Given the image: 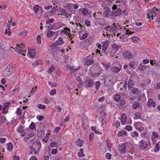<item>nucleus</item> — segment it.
I'll return each mask as SVG.
<instances>
[{
    "label": "nucleus",
    "instance_id": "nucleus-7",
    "mask_svg": "<svg viewBox=\"0 0 160 160\" xmlns=\"http://www.w3.org/2000/svg\"><path fill=\"white\" fill-rule=\"evenodd\" d=\"M70 29L68 28L67 27H65L63 28V30H62L61 31V32H62V33H63L65 35L68 36L69 38H72V35L70 33Z\"/></svg>",
    "mask_w": 160,
    "mask_h": 160
},
{
    "label": "nucleus",
    "instance_id": "nucleus-28",
    "mask_svg": "<svg viewBox=\"0 0 160 160\" xmlns=\"http://www.w3.org/2000/svg\"><path fill=\"white\" fill-rule=\"evenodd\" d=\"M61 145V142H60V144L59 145L58 142H56L54 141L52 142L50 144L51 147H56L57 148L59 146Z\"/></svg>",
    "mask_w": 160,
    "mask_h": 160
},
{
    "label": "nucleus",
    "instance_id": "nucleus-25",
    "mask_svg": "<svg viewBox=\"0 0 160 160\" xmlns=\"http://www.w3.org/2000/svg\"><path fill=\"white\" fill-rule=\"evenodd\" d=\"M128 89H129L130 88H132V87L134 85V82L132 79L129 78L128 80Z\"/></svg>",
    "mask_w": 160,
    "mask_h": 160
},
{
    "label": "nucleus",
    "instance_id": "nucleus-6",
    "mask_svg": "<svg viewBox=\"0 0 160 160\" xmlns=\"http://www.w3.org/2000/svg\"><path fill=\"white\" fill-rule=\"evenodd\" d=\"M143 124L140 122H136L134 125V127L139 131H142L143 130Z\"/></svg>",
    "mask_w": 160,
    "mask_h": 160
},
{
    "label": "nucleus",
    "instance_id": "nucleus-51",
    "mask_svg": "<svg viewBox=\"0 0 160 160\" xmlns=\"http://www.w3.org/2000/svg\"><path fill=\"white\" fill-rule=\"evenodd\" d=\"M55 32L52 31H49L47 33V36L49 37H50L53 36Z\"/></svg>",
    "mask_w": 160,
    "mask_h": 160
},
{
    "label": "nucleus",
    "instance_id": "nucleus-43",
    "mask_svg": "<svg viewBox=\"0 0 160 160\" xmlns=\"http://www.w3.org/2000/svg\"><path fill=\"white\" fill-rule=\"evenodd\" d=\"M80 68V66H78V67L77 68L74 66H73L72 67L71 70V71L73 72H75L77 71Z\"/></svg>",
    "mask_w": 160,
    "mask_h": 160
},
{
    "label": "nucleus",
    "instance_id": "nucleus-61",
    "mask_svg": "<svg viewBox=\"0 0 160 160\" xmlns=\"http://www.w3.org/2000/svg\"><path fill=\"white\" fill-rule=\"evenodd\" d=\"M36 118L38 121H41L44 118V117L41 115H38Z\"/></svg>",
    "mask_w": 160,
    "mask_h": 160
},
{
    "label": "nucleus",
    "instance_id": "nucleus-38",
    "mask_svg": "<svg viewBox=\"0 0 160 160\" xmlns=\"http://www.w3.org/2000/svg\"><path fill=\"white\" fill-rule=\"evenodd\" d=\"M138 68L140 71H143L146 68V66L142 65V63H140L138 66Z\"/></svg>",
    "mask_w": 160,
    "mask_h": 160
},
{
    "label": "nucleus",
    "instance_id": "nucleus-18",
    "mask_svg": "<svg viewBox=\"0 0 160 160\" xmlns=\"http://www.w3.org/2000/svg\"><path fill=\"white\" fill-rule=\"evenodd\" d=\"M114 15L116 16H120L122 15V10L119 8H118L115 11L113 12Z\"/></svg>",
    "mask_w": 160,
    "mask_h": 160
},
{
    "label": "nucleus",
    "instance_id": "nucleus-20",
    "mask_svg": "<svg viewBox=\"0 0 160 160\" xmlns=\"http://www.w3.org/2000/svg\"><path fill=\"white\" fill-rule=\"evenodd\" d=\"M111 72L115 73H118L120 71V69L116 66H112L111 68Z\"/></svg>",
    "mask_w": 160,
    "mask_h": 160
},
{
    "label": "nucleus",
    "instance_id": "nucleus-36",
    "mask_svg": "<svg viewBox=\"0 0 160 160\" xmlns=\"http://www.w3.org/2000/svg\"><path fill=\"white\" fill-rule=\"evenodd\" d=\"M78 156L79 157H83L85 156L83 153V148H80L79 152L78 153Z\"/></svg>",
    "mask_w": 160,
    "mask_h": 160
},
{
    "label": "nucleus",
    "instance_id": "nucleus-53",
    "mask_svg": "<svg viewBox=\"0 0 160 160\" xmlns=\"http://www.w3.org/2000/svg\"><path fill=\"white\" fill-rule=\"evenodd\" d=\"M5 34H8V36H10L11 35V32L9 28L8 29H6L5 31Z\"/></svg>",
    "mask_w": 160,
    "mask_h": 160
},
{
    "label": "nucleus",
    "instance_id": "nucleus-9",
    "mask_svg": "<svg viewBox=\"0 0 160 160\" xmlns=\"http://www.w3.org/2000/svg\"><path fill=\"white\" fill-rule=\"evenodd\" d=\"M147 143L144 140H142L139 142V147L140 148L145 149L148 147Z\"/></svg>",
    "mask_w": 160,
    "mask_h": 160
},
{
    "label": "nucleus",
    "instance_id": "nucleus-4",
    "mask_svg": "<svg viewBox=\"0 0 160 160\" xmlns=\"http://www.w3.org/2000/svg\"><path fill=\"white\" fill-rule=\"evenodd\" d=\"M104 29H106L107 31L106 32V35L108 36L109 35V34H108V33H109L108 32H116L117 30V28L115 23H113L111 26L107 27L106 28Z\"/></svg>",
    "mask_w": 160,
    "mask_h": 160
},
{
    "label": "nucleus",
    "instance_id": "nucleus-62",
    "mask_svg": "<svg viewBox=\"0 0 160 160\" xmlns=\"http://www.w3.org/2000/svg\"><path fill=\"white\" fill-rule=\"evenodd\" d=\"M88 34L87 33L84 34L82 37H80V40H83L85 39L88 36Z\"/></svg>",
    "mask_w": 160,
    "mask_h": 160
},
{
    "label": "nucleus",
    "instance_id": "nucleus-52",
    "mask_svg": "<svg viewBox=\"0 0 160 160\" xmlns=\"http://www.w3.org/2000/svg\"><path fill=\"white\" fill-rule=\"evenodd\" d=\"M100 86V81H97L95 83V88L96 89L97 91H98L99 88Z\"/></svg>",
    "mask_w": 160,
    "mask_h": 160
},
{
    "label": "nucleus",
    "instance_id": "nucleus-12",
    "mask_svg": "<svg viewBox=\"0 0 160 160\" xmlns=\"http://www.w3.org/2000/svg\"><path fill=\"white\" fill-rule=\"evenodd\" d=\"M147 105L149 107L152 106L153 108H155L156 106L155 102L152 98L148 99Z\"/></svg>",
    "mask_w": 160,
    "mask_h": 160
},
{
    "label": "nucleus",
    "instance_id": "nucleus-22",
    "mask_svg": "<svg viewBox=\"0 0 160 160\" xmlns=\"http://www.w3.org/2000/svg\"><path fill=\"white\" fill-rule=\"evenodd\" d=\"M158 133L154 131H153L152 132V137L151 138V140L152 142H155V138H158Z\"/></svg>",
    "mask_w": 160,
    "mask_h": 160
},
{
    "label": "nucleus",
    "instance_id": "nucleus-34",
    "mask_svg": "<svg viewBox=\"0 0 160 160\" xmlns=\"http://www.w3.org/2000/svg\"><path fill=\"white\" fill-rule=\"evenodd\" d=\"M55 68V67L54 65H52L49 68L48 70V72L49 73L51 74L53 71L54 70Z\"/></svg>",
    "mask_w": 160,
    "mask_h": 160
},
{
    "label": "nucleus",
    "instance_id": "nucleus-55",
    "mask_svg": "<svg viewBox=\"0 0 160 160\" xmlns=\"http://www.w3.org/2000/svg\"><path fill=\"white\" fill-rule=\"evenodd\" d=\"M38 107L39 109H45L46 108V106L41 104L38 105Z\"/></svg>",
    "mask_w": 160,
    "mask_h": 160
},
{
    "label": "nucleus",
    "instance_id": "nucleus-46",
    "mask_svg": "<svg viewBox=\"0 0 160 160\" xmlns=\"http://www.w3.org/2000/svg\"><path fill=\"white\" fill-rule=\"evenodd\" d=\"M88 9L85 8H82V14L84 16L87 15L88 13Z\"/></svg>",
    "mask_w": 160,
    "mask_h": 160
},
{
    "label": "nucleus",
    "instance_id": "nucleus-59",
    "mask_svg": "<svg viewBox=\"0 0 160 160\" xmlns=\"http://www.w3.org/2000/svg\"><path fill=\"white\" fill-rule=\"evenodd\" d=\"M40 64H42L41 63L40 61L39 60H37L36 62L32 64V65L33 67H36Z\"/></svg>",
    "mask_w": 160,
    "mask_h": 160
},
{
    "label": "nucleus",
    "instance_id": "nucleus-33",
    "mask_svg": "<svg viewBox=\"0 0 160 160\" xmlns=\"http://www.w3.org/2000/svg\"><path fill=\"white\" fill-rule=\"evenodd\" d=\"M98 22L100 25H103L104 24L105 21L103 18H98Z\"/></svg>",
    "mask_w": 160,
    "mask_h": 160
},
{
    "label": "nucleus",
    "instance_id": "nucleus-47",
    "mask_svg": "<svg viewBox=\"0 0 160 160\" xmlns=\"http://www.w3.org/2000/svg\"><path fill=\"white\" fill-rule=\"evenodd\" d=\"M54 19L53 18L49 19L48 18L46 20V23L47 24H49L50 23H52L54 22Z\"/></svg>",
    "mask_w": 160,
    "mask_h": 160
},
{
    "label": "nucleus",
    "instance_id": "nucleus-23",
    "mask_svg": "<svg viewBox=\"0 0 160 160\" xmlns=\"http://www.w3.org/2000/svg\"><path fill=\"white\" fill-rule=\"evenodd\" d=\"M29 55L32 57L33 58L36 55V52L34 49H30L28 50Z\"/></svg>",
    "mask_w": 160,
    "mask_h": 160
},
{
    "label": "nucleus",
    "instance_id": "nucleus-40",
    "mask_svg": "<svg viewBox=\"0 0 160 160\" xmlns=\"http://www.w3.org/2000/svg\"><path fill=\"white\" fill-rule=\"evenodd\" d=\"M114 98L115 101L116 102H118L120 100L121 97L119 94H117L114 96Z\"/></svg>",
    "mask_w": 160,
    "mask_h": 160
},
{
    "label": "nucleus",
    "instance_id": "nucleus-24",
    "mask_svg": "<svg viewBox=\"0 0 160 160\" xmlns=\"http://www.w3.org/2000/svg\"><path fill=\"white\" fill-rule=\"evenodd\" d=\"M62 38L61 37H59L58 38V39L56 41V44L58 45H61L63 44L64 43Z\"/></svg>",
    "mask_w": 160,
    "mask_h": 160
},
{
    "label": "nucleus",
    "instance_id": "nucleus-8",
    "mask_svg": "<svg viewBox=\"0 0 160 160\" xmlns=\"http://www.w3.org/2000/svg\"><path fill=\"white\" fill-rule=\"evenodd\" d=\"M85 64L87 65H90L94 63L93 60L91 58V57L87 56L84 59Z\"/></svg>",
    "mask_w": 160,
    "mask_h": 160
},
{
    "label": "nucleus",
    "instance_id": "nucleus-15",
    "mask_svg": "<svg viewBox=\"0 0 160 160\" xmlns=\"http://www.w3.org/2000/svg\"><path fill=\"white\" fill-rule=\"evenodd\" d=\"M131 92V93L132 94L134 95L135 96H137L138 94L139 90L137 88H132Z\"/></svg>",
    "mask_w": 160,
    "mask_h": 160
},
{
    "label": "nucleus",
    "instance_id": "nucleus-44",
    "mask_svg": "<svg viewBox=\"0 0 160 160\" xmlns=\"http://www.w3.org/2000/svg\"><path fill=\"white\" fill-rule=\"evenodd\" d=\"M139 39V37L138 36H133L132 38V42H138Z\"/></svg>",
    "mask_w": 160,
    "mask_h": 160
},
{
    "label": "nucleus",
    "instance_id": "nucleus-63",
    "mask_svg": "<svg viewBox=\"0 0 160 160\" xmlns=\"http://www.w3.org/2000/svg\"><path fill=\"white\" fill-rule=\"evenodd\" d=\"M37 88V86H35V88H32V90L30 92V94L31 95L33 94L36 91Z\"/></svg>",
    "mask_w": 160,
    "mask_h": 160
},
{
    "label": "nucleus",
    "instance_id": "nucleus-60",
    "mask_svg": "<svg viewBox=\"0 0 160 160\" xmlns=\"http://www.w3.org/2000/svg\"><path fill=\"white\" fill-rule=\"evenodd\" d=\"M113 125L116 127V128H118L120 126V124L119 121H117L114 123Z\"/></svg>",
    "mask_w": 160,
    "mask_h": 160
},
{
    "label": "nucleus",
    "instance_id": "nucleus-13",
    "mask_svg": "<svg viewBox=\"0 0 160 160\" xmlns=\"http://www.w3.org/2000/svg\"><path fill=\"white\" fill-rule=\"evenodd\" d=\"M60 12H61L60 13V15L62 16H63L62 17L63 18H68L69 15V14L67 12L66 10L65 9L61 8Z\"/></svg>",
    "mask_w": 160,
    "mask_h": 160
},
{
    "label": "nucleus",
    "instance_id": "nucleus-48",
    "mask_svg": "<svg viewBox=\"0 0 160 160\" xmlns=\"http://www.w3.org/2000/svg\"><path fill=\"white\" fill-rule=\"evenodd\" d=\"M32 151L30 152V153H32L33 152L35 154H37L38 153V152L37 151L36 149L33 147H31L30 148Z\"/></svg>",
    "mask_w": 160,
    "mask_h": 160
},
{
    "label": "nucleus",
    "instance_id": "nucleus-50",
    "mask_svg": "<svg viewBox=\"0 0 160 160\" xmlns=\"http://www.w3.org/2000/svg\"><path fill=\"white\" fill-rule=\"evenodd\" d=\"M66 87L69 90H71L72 89V87L71 86V83L70 82H67L66 83Z\"/></svg>",
    "mask_w": 160,
    "mask_h": 160
},
{
    "label": "nucleus",
    "instance_id": "nucleus-58",
    "mask_svg": "<svg viewBox=\"0 0 160 160\" xmlns=\"http://www.w3.org/2000/svg\"><path fill=\"white\" fill-rule=\"evenodd\" d=\"M132 127L131 126L128 125L125 127V129L128 131H130L132 130Z\"/></svg>",
    "mask_w": 160,
    "mask_h": 160
},
{
    "label": "nucleus",
    "instance_id": "nucleus-42",
    "mask_svg": "<svg viewBox=\"0 0 160 160\" xmlns=\"http://www.w3.org/2000/svg\"><path fill=\"white\" fill-rule=\"evenodd\" d=\"M135 62L134 61H131L130 62L129 64V66L130 69H133L134 67L135 66Z\"/></svg>",
    "mask_w": 160,
    "mask_h": 160
},
{
    "label": "nucleus",
    "instance_id": "nucleus-41",
    "mask_svg": "<svg viewBox=\"0 0 160 160\" xmlns=\"http://www.w3.org/2000/svg\"><path fill=\"white\" fill-rule=\"evenodd\" d=\"M131 136L133 138H135L136 137H138V133L137 131H134L131 132L130 133Z\"/></svg>",
    "mask_w": 160,
    "mask_h": 160
},
{
    "label": "nucleus",
    "instance_id": "nucleus-32",
    "mask_svg": "<svg viewBox=\"0 0 160 160\" xmlns=\"http://www.w3.org/2000/svg\"><path fill=\"white\" fill-rule=\"evenodd\" d=\"M7 120L6 117L5 116H1L0 118V126H1L2 123Z\"/></svg>",
    "mask_w": 160,
    "mask_h": 160
},
{
    "label": "nucleus",
    "instance_id": "nucleus-16",
    "mask_svg": "<svg viewBox=\"0 0 160 160\" xmlns=\"http://www.w3.org/2000/svg\"><path fill=\"white\" fill-rule=\"evenodd\" d=\"M126 150V147L125 145L124 144H121L119 147V151L121 153H124Z\"/></svg>",
    "mask_w": 160,
    "mask_h": 160
},
{
    "label": "nucleus",
    "instance_id": "nucleus-17",
    "mask_svg": "<svg viewBox=\"0 0 160 160\" xmlns=\"http://www.w3.org/2000/svg\"><path fill=\"white\" fill-rule=\"evenodd\" d=\"M111 13V9L109 8H107L103 12V15L105 17L108 18L110 15Z\"/></svg>",
    "mask_w": 160,
    "mask_h": 160
},
{
    "label": "nucleus",
    "instance_id": "nucleus-49",
    "mask_svg": "<svg viewBox=\"0 0 160 160\" xmlns=\"http://www.w3.org/2000/svg\"><path fill=\"white\" fill-rule=\"evenodd\" d=\"M139 105L138 103L134 102L132 106V108L133 109H137L139 107Z\"/></svg>",
    "mask_w": 160,
    "mask_h": 160
},
{
    "label": "nucleus",
    "instance_id": "nucleus-30",
    "mask_svg": "<svg viewBox=\"0 0 160 160\" xmlns=\"http://www.w3.org/2000/svg\"><path fill=\"white\" fill-rule=\"evenodd\" d=\"M102 64L107 70L109 69L110 66V63L109 62H102Z\"/></svg>",
    "mask_w": 160,
    "mask_h": 160
},
{
    "label": "nucleus",
    "instance_id": "nucleus-39",
    "mask_svg": "<svg viewBox=\"0 0 160 160\" xmlns=\"http://www.w3.org/2000/svg\"><path fill=\"white\" fill-rule=\"evenodd\" d=\"M24 130V127L22 125L20 126L17 128L18 132H23Z\"/></svg>",
    "mask_w": 160,
    "mask_h": 160
},
{
    "label": "nucleus",
    "instance_id": "nucleus-5",
    "mask_svg": "<svg viewBox=\"0 0 160 160\" xmlns=\"http://www.w3.org/2000/svg\"><path fill=\"white\" fill-rule=\"evenodd\" d=\"M105 80L106 81H109L110 82L114 83L116 82L117 79L115 76H113L111 74H109L106 76Z\"/></svg>",
    "mask_w": 160,
    "mask_h": 160
},
{
    "label": "nucleus",
    "instance_id": "nucleus-2",
    "mask_svg": "<svg viewBox=\"0 0 160 160\" xmlns=\"http://www.w3.org/2000/svg\"><path fill=\"white\" fill-rule=\"evenodd\" d=\"M156 11H158V9L155 7L148 11L147 14V18L148 19L152 20L153 19V18L157 16Z\"/></svg>",
    "mask_w": 160,
    "mask_h": 160
},
{
    "label": "nucleus",
    "instance_id": "nucleus-54",
    "mask_svg": "<svg viewBox=\"0 0 160 160\" xmlns=\"http://www.w3.org/2000/svg\"><path fill=\"white\" fill-rule=\"evenodd\" d=\"M112 47L113 49L116 50V51H117L118 50L119 48V46L118 45L116 44H114L113 45Z\"/></svg>",
    "mask_w": 160,
    "mask_h": 160
},
{
    "label": "nucleus",
    "instance_id": "nucleus-21",
    "mask_svg": "<svg viewBox=\"0 0 160 160\" xmlns=\"http://www.w3.org/2000/svg\"><path fill=\"white\" fill-rule=\"evenodd\" d=\"M93 82L92 80L88 79L85 82V85L87 87H90L92 85Z\"/></svg>",
    "mask_w": 160,
    "mask_h": 160
},
{
    "label": "nucleus",
    "instance_id": "nucleus-45",
    "mask_svg": "<svg viewBox=\"0 0 160 160\" xmlns=\"http://www.w3.org/2000/svg\"><path fill=\"white\" fill-rule=\"evenodd\" d=\"M28 32L26 30H24L20 32L18 34V36H22L23 34L24 35V36H26L27 35Z\"/></svg>",
    "mask_w": 160,
    "mask_h": 160
},
{
    "label": "nucleus",
    "instance_id": "nucleus-37",
    "mask_svg": "<svg viewBox=\"0 0 160 160\" xmlns=\"http://www.w3.org/2000/svg\"><path fill=\"white\" fill-rule=\"evenodd\" d=\"M10 103L9 102H8L6 103H4L3 105V108L2 109L3 111H5L6 109L9 107L10 105Z\"/></svg>",
    "mask_w": 160,
    "mask_h": 160
},
{
    "label": "nucleus",
    "instance_id": "nucleus-64",
    "mask_svg": "<svg viewBox=\"0 0 160 160\" xmlns=\"http://www.w3.org/2000/svg\"><path fill=\"white\" fill-rule=\"evenodd\" d=\"M125 100L124 99H122L120 101L119 104L121 106H123L125 103Z\"/></svg>",
    "mask_w": 160,
    "mask_h": 160
},
{
    "label": "nucleus",
    "instance_id": "nucleus-26",
    "mask_svg": "<svg viewBox=\"0 0 160 160\" xmlns=\"http://www.w3.org/2000/svg\"><path fill=\"white\" fill-rule=\"evenodd\" d=\"M93 41V38L92 37H90L85 40L86 43L88 45H91Z\"/></svg>",
    "mask_w": 160,
    "mask_h": 160
},
{
    "label": "nucleus",
    "instance_id": "nucleus-10",
    "mask_svg": "<svg viewBox=\"0 0 160 160\" xmlns=\"http://www.w3.org/2000/svg\"><path fill=\"white\" fill-rule=\"evenodd\" d=\"M102 50L103 52L106 51L108 48L109 44V42L108 40H106L102 42Z\"/></svg>",
    "mask_w": 160,
    "mask_h": 160
},
{
    "label": "nucleus",
    "instance_id": "nucleus-11",
    "mask_svg": "<svg viewBox=\"0 0 160 160\" xmlns=\"http://www.w3.org/2000/svg\"><path fill=\"white\" fill-rule=\"evenodd\" d=\"M127 120V116L126 115L122 113L121 114V122L122 125H124L126 124V122Z\"/></svg>",
    "mask_w": 160,
    "mask_h": 160
},
{
    "label": "nucleus",
    "instance_id": "nucleus-1",
    "mask_svg": "<svg viewBox=\"0 0 160 160\" xmlns=\"http://www.w3.org/2000/svg\"><path fill=\"white\" fill-rule=\"evenodd\" d=\"M14 48L17 53L25 56L26 49L23 44L21 43L19 45L17 44V47Z\"/></svg>",
    "mask_w": 160,
    "mask_h": 160
},
{
    "label": "nucleus",
    "instance_id": "nucleus-29",
    "mask_svg": "<svg viewBox=\"0 0 160 160\" xmlns=\"http://www.w3.org/2000/svg\"><path fill=\"white\" fill-rule=\"evenodd\" d=\"M7 149L9 151H11L13 148V145L12 142H9L7 144Z\"/></svg>",
    "mask_w": 160,
    "mask_h": 160
},
{
    "label": "nucleus",
    "instance_id": "nucleus-19",
    "mask_svg": "<svg viewBox=\"0 0 160 160\" xmlns=\"http://www.w3.org/2000/svg\"><path fill=\"white\" fill-rule=\"evenodd\" d=\"M123 56L127 58H130L132 57V55L128 51H125L123 54Z\"/></svg>",
    "mask_w": 160,
    "mask_h": 160
},
{
    "label": "nucleus",
    "instance_id": "nucleus-3",
    "mask_svg": "<svg viewBox=\"0 0 160 160\" xmlns=\"http://www.w3.org/2000/svg\"><path fill=\"white\" fill-rule=\"evenodd\" d=\"M12 66L9 65L7 66L3 71V75L5 77H8L11 74L12 72Z\"/></svg>",
    "mask_w": 160,
    "mask_h": 160
},
{
    "label": "nucleus",
    "instance_id": "nucleus-14",
    "mask_svg": "<svg viewBox=\"0 0 160 160\" xmlns=\"http://www.w3.org/2000/svg\"><path fill=\"white\" fill-rule=\"evenodd\" d=\"M84 143V141L82 139L78 138L75 141V144L79 147H81L82 146Z\"/></svg>",
    "mask_w": 160,
    "mask_h": 160
},
{
    "label": "nucleus",
    "instance_id": "nucleus-56",
    "mask_svg": "<svg viewBox=\"0 0 160 160\" xmlns=\"http://www.w3.org/2000/svg\"><path fill=\"white\" fill-rule=\"evenodd\" d=\"M37 41L38 44H40L41 43V36L40 35H38L37 36Z\"/></svg>",
    "mask_w": 160,
    "mask_h": 160
},
{
    "label": "nucleus",
    "instance_id": "nucleus-35",
    "mask_svg": "<svg viewBox=\"0 0 160 160\" xmlns=\"http://www.w3.org/2000/svg\"><path fill=\"white\" fill-rule=\"evenodd\" d=\"M33 9L35 14L37 15L39 9V6L38 5L34 6L33 7Z\"/></svg>",
    "mask_w": 160,
    "mask_h": 160
},
{
    "label": "nucleus",
    "instance_id": "nucleus-31",
    "mask_svg": "<svg viewBox=\"0 0 160 160\" xmlns=\"http://www.w3.org/2000/svg\"><path fill=\"white\" fill-rule=\"evenodd\" d=\"M124 135L127 136V132H126L124 130H122L120 132H119L117 134V136L118 137L122 136Z\"/></svg>",
    "mask_w": 160,
    "mask_h": 160
},
{
    "label": "nucleus",
    "instance_id": "nucleus-27",
    "mask_svg": "<svg viewBox=\"0 0 160 160\" xmlns=\"http://www.w3.org/2000/svg\"><path fill=\"white\" fill-rule=\"evenodd\" d=\"M57 10V8H55V6H53L52 10L48 12L49 15L52 16L55 14V11Z\"/></svg>",
    "mask_w": 160,
    "mask_h": 160
},
{
    "label": "nucleus",
    "instance_id": "nucleus-57",
    "mask_svg": "<svg viewBox=\"0 0 160 160\" xmlns=\"http://www.w3.org/2000/svg\"><path fill=\"white\" fill-rule=\"evenodd\" d=\"M61 129V128L59 127H56L53 131L54 132H56V133H58Z\"/></svg>",
    "mask_w": 160,
    "mask_h": 160
}]
</instances>
